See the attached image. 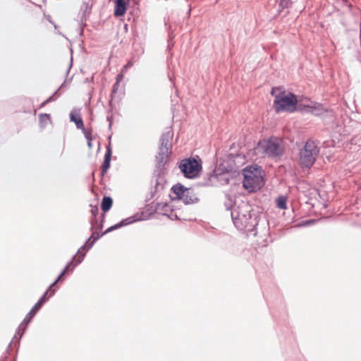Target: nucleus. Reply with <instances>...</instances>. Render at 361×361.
Wrapping results in <instances>:
<instances>
[{"instance_id":"obj_48","label":"nucleus","mask_w":361,"mask_h":361,"mask_svg":"<svg viewBox=\"0 0 361 361\" xmlns=\"http://www.w3.org/2000/svg\"><path fill=\"white\" fill-rule=\"evenodd\" d=\"M44 16L51 24H54V21L52 20L51 16L49 14H46L44 13Z\"/></svg>"},{"instance_id":"obj_60","label":"nucleus","mask_w":361,"mask_h":361,"mask_svg":"<svg viewBox=\"0 0 361 361\" xmlns=\"http://www.w3.org/2000/svg\"><path fill=\"white\" fill-rule=\"evenodd\" d=\"M163 190H161V188H159V189H158V192H159L158 196H159V195H160L161 192V191H163Z\"/></svg>"},{"instance_id":"obj_37","label":"nucleus","mask_w":361,"mask_h":361,"mask_svg":"<svg viewBox=\"0 0 361 361\" xmlns=\"http://www.w3.org/2000/svg\"><path fill=\"white\" fill-rule=\"evenodd\" d=\"M146 207H147V211L149 212L148 214H149V212L155 208V207H154V202L146 204ZM142 216L147 217V219L150 217V216H149V215L145 216V214Z\"/></svg>"},{"instance_id":"obj_63","label":"nucleus","mask_w":361,"mask_h":361,"mask_svg":"<svg viewBox=\"0 0 361 361\" xmlns=\"http://www.w3.org/2000/svg\"><path fill=\"white\" fill-rule=\"evenodd\" d=\"M93 239H94V238H92V239L89 241V243H92V240H93Z\"/></svg>"},{"instance_id":"obj_59","label":"nucleus","mask_w":361,"mask_h":361,"mask_svg":"<svg viewBox=\"0 0 361 361\" xmlns=\"http://www.w3.org/2000/svg\"><path fill=\"white\" fill-rule=\"evenodd\" d=\"M133 3H134L135 4H139L140 0H133Z\"/></svg>"},{"instance_id":"obj_13","label":"nucleus","mask_w":361,"mask_h":361,"mask_svg":"<svg viewBox=\"0 0 361 361\" xmlns=\"http://www.w3.org/2000/svg\"><path fill=\"white\" fill-rule=\"evenodd\" d=\"M264 184L265 180L264 178H261V180H257L255 178L252 177L248 180V183L246 178H243V186L248 192H257L260 190Z\"/></svg>"},{"instance_id":"obj_5","label":"nucleus","mask_w":361,"mask_h":361,"mask_svg":"<svg viewBox=\"0 0 361 361\" xmlns=\"http://www.w3.org/2000/svg\"><path fill=\"white\" fill-rule=\"evenodd\" d=\"M49 300L47 296V292H44L42 295L39 298L37 302L33 305L29 312L26 314L23 321L21 322L20 326L18 327L13 339H17L16 344L18 348L20 345V340L23 337L25 332L28 325L32 321L35 316L42 307V306Z\"/></svg>"},{"instance_id":"obj_44","label":"nucleus","mask_w":361,"mask_h":361,"mask_svg":"<svg viewBox=\"0 0 361 361\" xmlns=\"http://www.w3.org/2000/svg\"><path fill=\"white\" fill-rule=\"evenodd\" d=\"M106 121H109V128L111 129L113 123V116L112 115H108L106 117Z\"/></svg>"},{"instance_id":"obj_15","label":"nucleus","mask_w":361,"mask_h":361,"mask_svg":"<svg viewBox=\"0 0 361 361\" xmlns=\"http://www.w3.org/2000/svg\"><path fill=\"white\" fill-rule=\"evenodd\" d=\"M112 157V149L111 142L108 144L106 147V152L104 154V160L101 166V176L104 177L111 167V160Z\"/></svg>"},{"instance_id":"obj_1","label":"nucleus","mask_w":361,"mask_h":361,"mask_svg":"<svg viewBox=\"0 0 361 361\" xmlns=\"http://www.w3.org/2000/svg\"><path fill=\"white\" fill-rule=\"evenodd\" d=\"M224 204L226 209L231 211L232 221L238 230L257 235V226L261 217L251 209L250 205L245 202L234 207H232L231 202H225Z\"/></svg>"},{"instance_id":"obj_8","label":"nucleus","mask_w":361,"mask_h":361,"mask_svg":"<svg viewBox=\"0 0 361 361\" xmlns=\"http://www.w3.org/2000/svg\"><path fill=\"white\" fill-rule=\"evenodd\" d=\"M237 157H240L238 154H229L226 159L219 164V167L214 169L217 171V175L219 178L224 176L226 173L235 172L237 171V167L235 164V159Z\"/></svg>"},{"instance_id":"obj_35","label":"nucleus","mask_w":361,"mask_h":361,"mask_svg":"<svg viewBox=\"0 0 361 361\" xmlns=\"http://www.w3.org/2000/svg\"><path fill=\"white\" fill-rule=\"evenodd\" d=\"M59 90L57 89L55 92H54L53 94L47 99V102L50 103L56 101L61 96V93H59Z\"/></svg>"},{"instance_id":"obj_38","label":"nucleus","mask_w":361,"mask_h":361,"mask_svg":"<svg viewBox=\"0 0 361 361\" xmlns=\"http://www.w3.org/2000/svg\"><path fill=\"white\" fill-rule=\"evenodd\" d=\"M72 79H73V76H71V77L70 78H68V79H66V80H65L61 83V85L59 86V87L58 88V90H61V89L64 88V87L67 85V84H69V83L71 82Z\"/></svg>"},{"instance_id":"obj_11","label":"nucleus","mask_w":361,"mask_h":361,"mask_svg":"<svg viewBox=\"0 0 361 361\" xmlns=\"http://www.w3.org/2000/svg\"><path fill=\"white\" fill-rule=\"evenodd\" d=\"M310 114L315 116H320L324 114H326V116L332 117L334 116V111L322 103L311 102Z\"/></svg>"},{"instance_id":"obj_64","label":"nucleus","mask_w":361,"mask_h":361,"mask_svg":"<svg viewBox=\"0 0 361 361\" xmlns=\"http://www.w3.org/2000/svg\"><path fill=\"white\" fill-rule=\"evenodd\" d=\"M57 32L59 34V35H62L61 32L59 31H57Z\"/></svg>"},{"instance_id":"obj_43","label":"nucleus","mask_w":361,"mask_h":361,"mask_svg":"<svg viewBox=\"0 0 361 361\" xmlns=\"http://www.w3.org/2000/svg\"><path fill=\"white\" fill-rule=\"evenodd\" d=\"M119 84L120 83H117V82L116 81L115 83L114 84L113 87H112V90H111V95L113 94H115L118 91V86H119Z\"/></svg>"},{"instance_id":"obj_24","label":"nucleus","mask_w":361,"mask_h":361,"mask_svg":"<svg viewBox=\"0 0 361 361\" xmlns=\"http://www.w3.org/2000/svg\"><path fill=\"white\" fill-rule=\"evenodd\" d=\"M310 106L311 102L310 104H306L302 102L301 100H299L298 97L297 98L296 112L310 114Z\"/></svg>"},{"instance_id":"obj_61","label":"nucleus","mask_w":361,"mask_h":361,"mask_svg":"<svg viewBox=\"0 0 361 361\" xmlns=\"http://www.w3.org/2000/svg\"><path fill=\"white\" fill-rule=\"evenodd\" d=\"M190 11H191V10H190V9H189V10H188V16H190Z\"/></svg>"},{"instance_id":"obj_52","label":"nucleus","mask_w":361,"mask_h":361,"mask_svg":"<svg viewBox=\"0 0 361 361\" xmlns=\"http://www.w3.org/2000/svg\"><path fill=\"white\" fill-rule=\"evenodd\" d=\"M158 189H159V188H157V183H155L154 185V186H152V190H151L154 191V192H155V193L158 195V194H159V192H158Z\"/></svg>"},{"instance_id":"obj_19","label":"nucleus","mask_w":361,"mask_h":361,"mask_svg":"<svg viewBox=\"0 0 361 361\" xmlns=\"http://www.w3.org/2000/svg\"><path fill=\"white\" fill-rule=\"evenodd\" d=\"M219 178V177L217 175V171L214 170L207 173V176L204 177V180L199 182L197 185L201 187L213 186L215 185L214 180Z\"/></svg>"},{"instance_id":"obj_46","label":"nucleus","mask_w":361,"mask_h":361,"mask_svg":"<svg viewBox=\"0 0 361 361\" xmlns=\"http://www.w3.org/2000/svg\"><path fill=\"white\" fill-rule=\"evenodd\" d=\"M123 74L122 73H120L117 74L116 78V81L117 82V83H120L121 81L123 80Z\"/></svg>"},{"instance_id":"obj_49","label":"nucleus","mask_w":361,"mask_h":361,"mask_svg":"<svg viewBox=\"0 0 361 361\" xmlns=\"http://www.w3.org/2000/svg\"><path fill=\"white\" fill-rule=\"evenodd\" d=\"M72 66H73V57L71 56V61H70V63H69V65H68V68L66 70V75H68Z\"/></svg>"},{"instance_id":"obj_53","label":"nucleus","mask_w":361,"mask_h":361,"mask_svg":"<svg viewBox=\"0 0 361 361\" xmlns=\"http://www.w3.org/2000/svg\"><path fill=\"white\" fill-rule=\"evenodd\" d=\"M49 104V102H47V99H45L43 102H42L39 105V108L44 107L45 105Z\"/></svg>"},{"instance_id":"obj_22","label":"nucleus","mask_w":361,"mask_h":361,"mask_svg":"<svg viewBox=\"0 0 361 361\" xmlns=\"http://www.w3.org/2000/svg\"><path fill=\"white\" fill-rule=\"evenodd\" d=\"M90 207H91L90 212L92 214V219L90 220V224H91L90 231L92 232V231H95L94 230V228L96 224L97 223V215L99 214V208H98L97 205L90 204Z\"/></svg>"},{"instance_id":"obj_10","label":"nucleus","mask_w":361,"mask_h":361,"mask_svg":"<svg viewBox=\"0 0 361 361\" xmlns=\"http://www.w3.org/2000/svg\"><path fill=\"white\" fill-rule=\"evenodd\" d=\"M242 173L243 178H246V180L248 182L252 177L255 178L257 180H261V178H264V171L261 166L252 164L247 166L243 169Z\"/></svg>"},{"instance_id":"obj_9","label":"nucleus","mask_w":361,"mask_h":361,"mask_svg":"<svg viewBox=\"0 0 361 361\" xmlns=\"http://www.w3.org/2000/svg\"><path fill=\"white\" fill-rule=\"evenodd\" d=\"M92 235L87 239L84 245H82L78 250L75 255L78 257L75 258L74 261L76 264H80L84 259L87 252L90 250L94 243L101 238V235H95L96 231H92Z\"/></svg>"},{"instance_id":"obj_6","label":"nucleus","mask_w":361,"mask_h":361,"mask_svg":"<svg viewBox=\"0 0 361 361\" xmlns=\"http://www.w3.org/2000/svg\"><path fill=\"white\" fill-rule=\"evenodd\" d=\"M319 149L313 140H308L300 151V164L302 168H311L316 161Z\"/></svg>"},{"instance_id":"obj_20","label":"nucleus","mask_w":361,"mask_h":361,"mask_svg":"<svg viewBox=\"0 0 361 361\" xmlns=\"http://www.w3.org/2000/svg\"><path fill=\"white\" fill-rule=\"evenodd\" d=\"M113 205V199L110 196L104 195L102 200L101 202V209L102 211V214H105L108 212Z\"/></svg>"},{"instance_id":"obj_47","label":"nucleus","mask_w":361,"mask_h":361,"mask_svg":"<svg viewBox=\"0 0 361 361\" xmlns=\"http://www.w3.org/2000/svg\"><path fill=\"white\" fill-rule=\"evenodd\" d=\"M280 87H273L271 90V92H270V94L273 97H274V98H276V95H277L278 94H276V90L277 89H279Z\"/></svg>"},{"instance_id":"obj_18","label":"nucleus","mask_w":361,"mask_h":361,"mask_svg":"<svg viewBox=\"0 0 361 361\" xmlns=\"http://www.w3.org/2000/svg\"><path fill=\"white\" fill-rule=\"evenodd\" d=\"M76 255H73L71 260L69 261L66 267L63 268V269L61 271V273L59 274V276L56 278V281H63L66 279V275L69 274L70 273H72L74 270V269L78 265L76 264V262L74 261Z\"/></svg>"},{"instance_id":"obj_4","label":"nucleus","mask_w":361,"mask_h":361,"mask_svg":"<svg viewBox=\"0 0 361 361\" xmlns=\"http://www.w3.org/2000/svg\"><path fill=\"white\" fill-rule=\"evenodd\" d=\"M254 150L256 154H266L271 158L281 157L284 153L283 147L273 137L259 140Z\"/></svg>"},{"instance_id":"obj_54","label":"nucleus","mask_w":361,"mask_h":361,"mask_svg":"<svg viewBox=\"0 0 361 361\" xmlns=\"http://www.w3.org/2000/svg\"><path fill=\"white\" fill-rule=\"evenodd\" d=\"M314 221V220H307L305 221V225H310L312 222Z\"/></svg>"},{"instance_id":"obj_12","label":"nucleus","mask_w":361,"mask_h":361,"mask_svg":"<svg viewBox=\"0 0 361 361\" xmlns=\"http://www.w3.org/2000/svg\"><path fill=\"white\" fill-rule=\"evenodd\" d=\"M173 137V133L169 130L161 134L159 138V151L169 153L171 152L172 145L170 141Z\"/></svg>"},{"instance_id":"obj_55","label":"nucleus","mask_w":361,"mask_h":361,"mask_svg":"<svg viewBox=\"0 0 361 361\" xmlns=\"http://www.w3.org/2000/svg\"><path fill=\"white\" fill-rule=\"evenodd\" d=\"M54 25V27L56 30H57L59 29V25H57L54 22V24H52Z\"/></svg>"},{"instance_id":"obj_40","label":"nucleus","mask_w":361,"mask_h":361,"mask_svg":"<svg viewBox=\"0 0 361 361\" xmlns=\"http://www.w3.org/2000/svg\"><path fill=\"white\" fill-rule=\"evenodd\" d=\"M156 195H157V194H156L154 191L151 190L150 192L149 193V195L147 196L145 202H149L151 199L154 197Z\"/></svg>"},{"instance_id":"obj_50","label":"nucleus","mask_w":361,"mask_h":361,"mask_svg":"<svg viewBox=\"0 0 361 361\" xmlns=\"http://www.w3.org/2000/svg\"><path fill=\"white\" fill-rule=\"evenodd\" d=\"M92 140L93 138H89L88 140H87V145L89 149L92 148Z\"/></svg>"},{"instance_id":"obj_26","label":"nucleus","mask_w":361,"mask_h":361,"mask_svg":"<svg viewBox=\"0 0 361 361\" xmlns=\"http://www.w3.org/2000/svg\"><path fill=\"white\" fill-rule=\"evenodd\" d=\"M288 198L285 195H279L276 200V207L280 209H286L287 208Z\"/></svg>"},{"instance_id":"obj_62","label":"nucleus","mask_w":361,"mask_h":361,"mask_svg":"<svg viewBox=\"0 0 361 361\" xmlns=\"http://www.w3.org/2000/svg\"><path fill=\"white\" fill-rule=\"evenodd\" d=\"M11 343H12V341L9 343V345H8V348H11Z\"/></svg>"},{"instance_id":"obj_28","label":"nucleus","mask_w":361,"mask_h":361,"mask_svg":"<svg viewBox=\"0 0 361 361\" xmlns=\"http://www.w3.org/2000/svg\"><path fill=\"white\" fill-rule=\"evenodd\" d=\"M58 282H62V281H56V279L55 281L52 283H51L49 285V286L48 287V288L45 291V292H47V296H49V298L52 297L56 293V292L57 291L59 287L56 286V284Z\"/></svg>"},{"instance_id":"obj_21","label":"nucleus","mask_w":361,"mask_h":361,"mask_svg":"<svg viewBox=\"0 0 361 361\" xmlns=\"http://www.w3.org/2000/svg\"><path fill=\"white\" fill-rule=\"evenodd\" d=\"M154 182L157 183V188H161V190H164L166 185V180L164 176V173H154ZM154 181V179L152 180V182Z\"/></svg>"},{"instance_id":"obj_42","label":"nucleus","mask_w":361,"mask_h":361,"mask_svg":"<svg viewBox=\"0 0 361 361\" xmlns=\"http://www.w3.org/2000/svg\"><path fill=\"white\" fill-rule=\"evenodd\" d=\"M156 195H157V194H156L154 191L151 190L150 192L149 193V195L147 196L145 202H149L151 199L154 197Z\"/></svg>"},{"instance_id":"obj_58","label":"nucleus","mask_w":361,"mask_h":361,"mask_svg":"<svg viewBox=\"0 0 361 361\" xmlns=\"http://www.w3.org/2000/svg\"><path fill=\"white\" fill-rule=\"evenodd\" d=\"M224 180H225L226 184H228V183H229V179H228V178H224Z\"/></svg>"},{"instance_id":"obj_23","label":"nucleus","mask_w":361,"mask_h":361,"mask_svg":"<svg viewBox=\"0 0 361 361\" xmlns=\"http://www.w3.org/2000/svg\"><path fill=\"white\" fill-rule=\"evenodd\" d=\"M70 121L73 122L78 129L83 128L84 123L79 114L71 111L70 114Z\"/></svg>"},{"instance_id":"obj_32","label":"nucleus","mask_w":361,"mask_h":361,"mask_svg":"<svg viewBox=\"0 0 361 361\" xmlns=\"http://www.w3.org/2000/svg\"><path fill=\"white\" fill-rule=\"evenodd\" d=\"M118 228H119V227H118V224H117V223H116V224H114V225H113V226H110V227L107 228H106L104 232H102V233H97V232L96 231V234H97V235H101V237H102V236H103L104 235H106V234H107V233H110V232H112V231H115V230H117V229H118Z\"/></svg>"},{"instance_id":"obj_7","label":"nucleus","mask_w":361,"mask_h":361,"mask_svg":"<svg viewBox=\"0 0 361 361\" xmlns=\"http://www.w3.org/2000/svg\"><path fill=\"white\" fill-rule=\"evenodd\" d=\"M171 192L175 195V197L169 195L172 201L182 200L185 205L193 204L200 202V198L195 196L193 190L185 187L180 183L173 185L171 188Z\"/></svg>"},{"instance_id":"obj_25","label":"nucleus","mask_w":361,"mask_h":361,"mask_svg":"<svg viewBox=\"0 0 361 361\" xmlns=\"http://www.w3.org/2000/svg\"><path fill=\"white\" fill-rule=\"evenodd\" d=\"M279 4L277 13H281L286 8H288L292 6L293 1L291 0H276Z\"/></svg>"},{"instance_id":"obj_17","label":"nucleus","mask_w":361,"mask_h":361,"mask_svg":"<svg viewBox=\"0 0 361 361\" xmlns=\"http://www.w3.org/2000/svg\"><path fill=\"white\" fill-rule=\"evenodd\" d=\"M143 215H144V212H141V213L137 212L131 216H129L128 218L122 219L121 221L118 222L117 224H118L119 228H121L123 226H128L133 223L147 219V217H143L142 216Z\"/></svg>"},{"instance_id":"obj_41","label":"nucleus","mask_w":361,"mask_h":361,"mask_svg":"<svg viewBox=\"0 0 361 361\" xmlns=\"http://www.w3.org/2000/svg\"><path fill=\"white\" fill-rule=\"evenodd\" d=\"M156 195H157V194H156L154 191L151 190L150 192L149 193V195L147 196L145 202H149L151 199L154 197Z\"/></svg>"},{"instance_id":"obj_27","label":"nucleus","mask_w":361,"mask_h":361,"mask_svg":"<svg viewBox=\"0 0 361 361\" xmlns=\"http://www.w3.org/2000/svg\"><path fill=\"white\" fill-rule=\"evenodd\" d=\"M92 6H90L87 3L84 2L82 5L81 6L80 11H82V16H81V23H83L84 21L86 20V14H90L91 13Z\"/></svg>"},{"instance_id":"obj_34","label":"nucleus","mask_w":361,"mask_h":361,"mask_svg":"<svg viewBox=\"0 0 361 361\" xmlns=\"http://www.w3.org/2000/svg\"><path fill=\"white\" fill-rule=\"evenodd\" d=\"M59 90L57 89L55 92H54L53 94L47 99V102L50 103L56 101L61 96V93H59Z\"/></svg>"},{"instance_id":"obj_29","label":"nucleus","mask_w":361,"mask_h":361,"mask_svg":"<svg viewBox=\"0 0 361 361\" xmlns=\"http://www.w3.org/2000/svg\"><path fill=\"white\" fill-rule=\"evenodd\" d=\"M51 121V116L49 114H40L39 115V122L42 127H44L47 122Z\"/></svg>"},{"instance_id":"obj_30","label":"nucleus","mask_w":361,"mask_h":361,"mask_svg":"<svg viewBox=\"0 0 361 361\" xmlns=\"http://www.w3.org/2000/svg\"><path fill=\"white\" fill-rule=\"evenodd\" d=\"M168 207L169 204L167 202H157L155 208L149 212V216H152L159 209L166 210Z\"/></svg>"},{"instance_id":"obj_16","label":"nucleus","mask_w":361,"mask_h":361,"mask_svg":"<svg viewBox=\"0 0 361 361\" xmlns=\"http://www.w3.org/2000/svg\"><path fill=\"white\" fill-rule=\"evenodd\" d=\"M130 0H114V15L115 17L123 16L129 6Z\"/></svg>"},{"instance_id":"obj_3","label":"nucleus","mask_w":361,"mask_h":361,"mask_svg":"<svg viewBox=\"0 0 361 361\" xmlns=\"http://www.w3.org/2000/svg\"><path fill=\"white\" fill-rule=\"evenodd\" d=\"M297 98L298 96L293 92L281 90L274 99L273 108L275 112H296Z\"/></svg>"},{"instance_id":"obj_45","label":"nucleus","mask_w":361,"mask_h":361,"mask_svg":"<svg viewBox=\"0 0 361 361\" xmlns=\"http://www.w3.org/2000/svg\"><path fill=\"white\" fill-rule=\"evenodd\" d=\"M133 63L132 61H129L127 62V63L123 67L122 71H126L128 68L133 66Z\"/></svg>"},{"instance_id":"obj_33","label":"nucleus","mask_w":361,"mask_h":361,"mask_svg":"<svg viewBox=\"0 0 361 361\" xmlns=\"http://www.w3.org/2000/svg\"><path fill=\"white\" fill-rule=\"evenodd\" d=\"M59 90L57 89L55 92H54L53 94L47 99V102L50 103L56 101L61 96V93H59Z\"/></svg>"},{"instance_id":"obj_39","label":"nucleus","mask_w":361,"mask_h":361,"mask_svg":"<svg viewBox=\"0 0 361 361\" xmlns=\"http://www.w3.org/2000/svg\"><path fill=\"white\" fill-rule=\"evenodd\" d=\"M163 216H167L168 218L171 219H179V217L178 216V215L176 214H167L166 212L163 213L162 214Z\"/></svg>"},{"instance_id":"obj_36","label":"nucleus","mask_w":361,"mask_h":361,"mask_svg":"<svg viewBox=\"0 0 361 361\" xmlns=\"http://www.w3.org/2000/svg\"><path fill=\"white\" fill-rule=\"evenodd\" d=\"M80 130L82 131L86 140H88L89 138H93L92 130H87L85 126H83V128H80Z\"/></svg>"},{"instance_id":"obj_14","label":"nucleus","mask_w":361,"mask_h":361,"mask_svg":"<svg viewBox=\"0 0 361 361\" xmlns=\"http://www.w3.org/2000/svg\"><path fill=\"white\" fill-rule=\"evenodd\" d=\"M171 152H169V153L162 151L158 152L155 157L157 170L154 173H164V166L168 162L169 157L171 154Z\"/></svg>"},{"instance_id":"obj_51","label":"nucleus","mask_w":361,"mask_h":361,"mask_svg":"<svg viewBox=\"0 0 361 361\" xmlns=\"http://www.w3.org/2000/svg\"><path fill=\"white\" fill-rule=\"evenodd\" d=\"M104 214H102V219H101V221H100V224L98 226V229L99 230H101L102 229L103 226H104V224H103V222H104Z\"/></svg>"},{"instance_id":"obj_31","label":"nucleus","mask_w":361,"mask_h":361,"mask_svg":"<svg viewBox=\"0 0 361 361\" xmlns=\"http://www.w3.org/2000/svg\"><path fill=\"white\" fill-rule=\"evenodd\" d=\"M343 5L346 6L348 8V11L354 16H357L360 11L358 8H354L351 4H349L346 0H342Z\"/></svg>"},{"instance_id":"obj_2","label":"nucleus","mask_w":361,"mask_h":361,"mask_svg":"<svg viewBox=\"0 0 361 361\" xmlns=\"http://www.w3.org/2000/svg\"><path fill=\"white\" fill-rule=\"evenodd\" d=\"M177 165L182 175L188 179L199 178L203 170L202 161L198 155L182 159Z\"/></svg>"},{"instance_id":"obj_56","label":"nucleus","mask_w":361,"mask_h":361,"mask_svg":"<svg viewBox=\"0 0 361 361\" xmlns=\"http://www.w3.org/2000/svg\"><path fill=\"white\" fill-rule=\"evenodd\" d=\"M172 47H173V44H170V42H169L168 49H171L172 48Z\"/></svg>"},{"instance_id":"obj_57","label":"nucleus","mask_w":361,"mask_h":361,"mask_svg":"<svg viewBox=\"0 0 361 361\" xmlns=\"http://www.w3.org/2000/svg\"><path fill=\"white\" fill-rule=\"evenodd\" d=\"M93 80H94V77L92 76V77L90 78V80H89L88 78H87V79L85 80V82H89V81H92Z\"/></svg>"}]
</instances>
